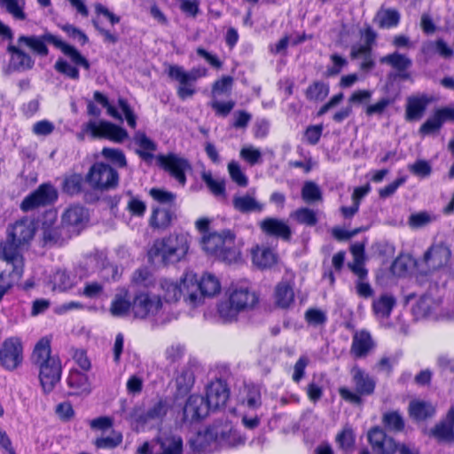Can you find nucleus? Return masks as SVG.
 Here are the masks:
<instances>
[{"instance_id":"f257e3e1","label":"nucleus","mask_w":454,"mask_h":454,"mask_svg":"<svg viewBox=\"0 0 454 454\" xmlns=\"http://www.w3.org/2000/svg\"><path fill=\"white\" fill-rule=\"evenodd\" d=\"M51 339L49 336L41 338L35 345L30 360L38 371L41 386L45 393H50L60 381L62 363L58 355L52 354Z\"/></svg>"},{"instance_id":"f03ea898","label":"nucleus","mask_w":454,"mask_h":454,"mask_svg":"<svg viewBox=\"0 0 454 454\" xmlns=\"http://www.w3.org/2000/svg\"><path fill=\"white\" fill-rule=\"evenodd\" d=\"M133 317L148 319L156 325H165L177 317V314L170 311L163 303L160 294L151 292H138L132 300Z\"/></svg>"},{"instance_id":"7ed1b4c3","label":"nucleus","mask_w":454,"mask_h":454,"mask_svg":"<svg viewBox=\"0 0 454 454\" xmlns=\"http://www.w3.org/2000/svg\"><path fill=\"white\" fill-rule=\"evenodd\" d=\"M17 43L20 46L24 45L34 53L43 57L47 56L49 53L47 43H51L65 55L68 56L75 65L83 67L85 69L90 68L88 60L74 47L64 43L59 37L51 33H45L42 35H22L19 36Z\"/></svg>"},{"instance_id":"20e7f679","label":"nucleus","mask_w":454,"mask_h":454,"mask_svg":"<svg viewBox=\"0 0 454 454\" xmlns=\"http://www.w3.org/2000/svg\"><path fill=\"white\" fill-rule=\"evenodd\" d=\"M235 234L231 230L208 231L202 235L201 248L208 254L221 261L231 263L240 257L239 249L235 245Z\"/></svg>"},{"instance_id":"39448f33","label":"nucleus","mask_w":454,"mask_h":454,"mask_svg":"<svg viewBox=\"0 0 454 454\" xmlns=\"http://www.w3.org/2000/svg\"><path fill=\"white\" fill-rule=\"evenodd\" d=\"M190 248V236L187 233H172L157 239L149 251L153 259L164 264L183 260Z\"/></svg>"},{"instance_id":"423d86ee","label":"nucleus","mask_w":454,"mask_h":454,"mask_svg":"<svg viewBox=\"0 0 454 454\" xmlns=\"http://www.w3.org/2000/svg\"><path fill=\"white\" fill-rule=\"evenodd\" d=\"M23 273V256L13 244L2 242L0 244V286L7 285L8 290Z\"/></svg>"},{"instance_id":"0eeeda50","label":"nucleus","mask_w":454,"mask_h":454,"mask_svg":"<svg viewBox=\"0 0 454 454\" xmlns=\"http://www.w3.org/2000/svg\"><path fill=\"white\" fill-rule=\"evenodd\" d=\"M184 286L187 289L184 302L192 309L202 304L204 296H213L221 288L218 278L211 273L203 274L198 283L192 277H185Z\"/></svg>"},{"instance_id":"6e6552de","label":"nucleus","mask_w":454,"mask_h":454,"mask_svg":"<svg viewBox=\"0 0 454 454\" xmlns=\"http://www.w3.org/2000/svg\"><path fill=\"white\" fill-rule=\"evenodd\" d=\"M86 135H90L93 139L105 138L119 144L129 137L126 129L105 120L87 121L82 127L81 132L77 134V137L79 140H83Z\"/></svg>"},{"instance_id":"1a4fd4ad","label":"nucleus","mask_w":454,"mask_h":454,"mask_svg":"<svg viewBox=\"0 0 454 454\" xmlns=\"http://www.w3.org/2000/svg\"><path fill=\"white\" fill-rule=\"evenodd\" d=\"M350 373L355 391L342 387L339 388V394L345 401L359 404L362 402V395H370L374 392L376 381L369 373L356 365L352 367Z\"/></svg>"},{"instance_id":"9d476101","label":"nucleus","mask_w":454,"mask_h":454,"mask_svg":"<svg viewBox=\"0 0 454 454\" xmlns=\"http://www.w3.org/2000/svg\"><path fill=\"white\" fill-rule=\"evenodd\" d=\"M451 252L442 244L433 245L424 254L423 258L416 262L418 270L423 275H428L448 266Z\"/></svg>"},{"instance_id":"9b49d317","label":"nucleus","mask_w":454,"mask_h":454,"mask_svg":"<svg viewBox=\"0 0 454 454\" xmlns=\"http://www.w3.org/2000/svg\"><path fill=\"white\" fill-rule=\"evenodd\" d=\"M168 407L166 402L158 401L146 411L141 408H134L130 414L131 419L137 423V427L144 428L146 426L153 427L159 426L168 412Z\"/></svg>"},{"instance_id":"f8f14e48","label":"nucleus","mask_w":454,"mask_h":454,"mask_svg":"<svg viewBox=\"0 0 454 454\" xmlns=\"http://www.w3.org/2000/svg\"><path fill=\"white\" fill-rule=\"evenodd\" d=\"M118 174L109 165L95 163L87 176L88 183L95 189H111L118 184Z\"/></svg>"},{"instance_id":"ddd939ff","label":"nucleus","mask_w":454,"mask_h":454,"mask_svg":"<svg viewBox=\"0 0 454 454\" xmlns=\"http://www.w3.org/2000/svg\"><path fill=\"white\" fill-rule=\"evenodd\" d=\"M23 361V345L20 338H7L0 348L1 364L7 370L12 371Z\"/></svg>"},{"instance_id":"4468645a","label":"nucleus","mask_w":454,"mask_h":454,"mask_svg":"<svg viewBox=\"0 0 454 454\" xmlns=\"http://www.w3.org/2000/svg\"><path fill=\"white\" fill-rule=\"evenodd\" d=\"M89 220L87 210L81 206H71L62 215L61 229L68 236L77 235Z\"/></svg>"},{"instance_id":"2eb2a0df","label":"nucleus","mask_w":454,"mask_h":454,"mask_svg":"<svg viewBox=\"0 0 454 454\" xmlns=\"http://www.w3.org/2000/svg\"><path fill=\"white\" fill-rule=\"evenodd\" d=\"M35 231L33 221L22 218L8 228V237L4 242L13 244L21 252V247L33 239Z\"/></svg>"},{"instance_id":"dca6fc26","label":"nucleus","mask_w":454,"mask_h":454,"mask_svg":"<svg viewBox=\"0 0 454 454\" xmlns=\"http://www.w3.org/2000/svg\"><path fill=\"white\" fill-rule=\"evenodd\" d=\"M219 427H211L192 438L190 446L198 454L212 453L219 449Z\"/></svg>"},{"instance_id":"f3484780","label":"nucleus","mask_w":454,"mask_h":454,"mask_svg":"<svg viewBox=\"0 0 454 454\" xmlns=\"http://www.w3.org/2000/svg\"><path fill=\"white\" fill-rule=\"evenodd\" d=\"M6 51L10 56L5 68L6 74L22 73L33 68L35 60L28 53L22 50V46L9 43Z\"/></svg>"},{"instance_id":"a211bd4d","label":"nucleus","mask_w":454,"mask_h":454,"mask_svg":"<svg viewBox=\"0 0 454 454\" xmlns=\"http://www.w3.org/2000/svg\"><path fill=\"white\" fill-rule=\"evenodd\" d=\"M158 160L161 167L164 168L182 186L186 183V171L191 169L188 160L176 154L160 155Z\"/></svg>"},{"instance_id":"6ab92c4d","label":"nucleus","mask_w":454,"mask_h":454,"mask_svg":"<svg viewBox=\"0 0 454 454\" xmlns=\"http://www.w3.org/2000/svg\"><path fill=\"white\" fill-rule=\"evenodd\" d=\"M58 198L55 188L51 184H42L30 195L27 196L21 203L24 211L32 210L40 206L52 203Z\"/></svg>"},{"instance_id":"aec40b11","label":"nucleus","mask_w":454,"mask_h":454,"mask_svg":"<svg viewBox=\"0 0 454 454\" xmlns=\"http://www.w3.org/2000/svg\"><path fill=\"white\" fill-rule=\"evenodd\" d=\"M184 279L181 283H177L167 278L160 279L158 283L157 291L160 295L163 303L166 304L170 311L172 310V303L176 302L183 295L187 296V289L184 286Z\"/></svg>"},{"instance_id":"412c9836","label":"nucleus","mask_w":454,"mask_h":454,"mask_svg":"<svg viewBox=\"0 0 454 454\" xmlns=\"http://www.w3.org/2000/svg\"><path fill=\"white\" fill-rule=\"evenodd\" d=\"M367 438L372 450L379 454H394L397 450L394 439L387 436L384 430L378 427L368 432Z\"/></svg>"},{"instance_id":"4be33fe9","label":"nucleus","mask_w":454,"mask_h":454,"mask_svg":"<svg viewBox=\"0 0 454 454\" xmlns=\"http://www.w3.org/2000/svg\"><path fill=\"white\" fill-rule=\"evenodd\" d=\"M228 398L229 390L223 381L217 380L207 386L205 401L210 410L215 411L223 407Z\"/></svg>"},{"instance_id":"5701e85b","label":"nucleus","mask_w":454,"mask_h":454,"mask_svg":"<svg viewBox=\"0 0 454 454\" xmlns=\"http://www.w3.org/2000/svg\"><path fill=\"white\" fill-rule=\"evenodd\" d=\"M229 298L241 312L253 309L258 302V296L255 292L247 286L234 288Z\"/></svg>"},{"instance_id":"b1692460","label":"nucleus","mask_w":454,"mask_h":454,"mask_svg":"<svg viewBox=\"0 0 454 454\" xmlns=\"http://www.w3.org/2000/svg\"><path fill=\"white\" fill-rule=\"evenodd\" d=\"M209 411L203 396L192 395L184 405V417L185 420L194 421L206 417Z\"/></svg>"},{"instance_id":"393cba45","label":"nucleus","mask_w":454,"mask_h":454,"mask_svg":"<svg viewBox=\"0 0 454 454\" xmlns=\"http://www.w3.org/2000/svg\"><path fill=\"white\" fill-rule=\"evenodd\" d=\"M110 313L118 317L133 315L132 301L128 290L121 289L115 294L110 305Z\"/></svg>"},{"instance_id":"a878e982","label":"nucleus","mask_w":454,"mask_h":454,"mask_svg":"<svg viewBox=\"0 0 454 454\" xmlns=\"http://www.w3.org/2000/svg\"><path fill=\"white\" fill-rule=\"evenodd\" d=\"M373 348L374 343L368 332L363 330L354 333L350 352L356 358L366 356Z\"/></svg>"},{"instance_id":"bb28decb","label":"nucleus","mask_w":454,"mask_h":454,"mask_svg":"<svg viewBox=\"0 0 454 454\" xmlns=\"http://www.w3.org/2000/svg\"><path fill=\"white\" fill-rule=\"evenodd\" d=\"M233 207L242 213H261L264 210V204L258 201L254 196L247 193L243 195H236L232 199Z\"/></svg>"},{"instance_id":"cd10ccee","label":"nucleus","mask_w":454,"mask_h":454,"mask_svg":"<svg viewBox=\"0 0 454 454\" xmlns=\"http://www.w3.org/2000/svg\"><path fill=\"white\" fill-rule=\"evenodd\" d=\"M408 411L411 418L422 421L434 415L435 407L428 401L413 399L409 403Z\"/></svg>"},{"instance_id":"c85d7f7f","label":"nucleus","mask_w":454,"mask_h":454,"mask_svg":"<svg viewBox=\"0 0 454 454\" xmlns=\"http://www.w3.org/2000/svg\"><path fill=\"white\" fill-rule=\"evenodd\" d=\"M160 450L157 454H183L184 443L180 435L176 434H165L157 440Z\"/></svg>"},{"instance_id":"c756f323","label":"nucleus","mask_w":454,"mask_h":454,"mask_svg":"<svg viewBox=\"0 0 454 454\" xmlns=\"http://www.w3.org/2000/svg\"><path fill=\"white\" fill-rule=\"evenodd\" d=\"M260 227L263 232L281 237L285 239H288L291 235V230L286 223L283 220L277 218H266L260 223Z\"/></svg>"},{"instance_id":"7c9ffc66","label":"nucleus","mask_w":454,"mask_h":454,"mask_svg":"<svg viewBox=\"0 0 454 454\" xmlns=\"http://www.w3.org/2000/svg\"><path fill=\"white\" fill-rule=\"evenodd\" d=\"M275 304L281 309H288L294 301L293 286L287 281L279 282L274 292Z\"/></svg>"},{"instance_id":"2f4dec72","label":"nucleus","mask_w":454,"mask_h":454,"mask_svg":"<svg viewBox=\"0 0 454 454\" xmlns=\"http://www.w3.org/2000/svg\"><path fill=\"white\" fill-rule=\"evenodd\" d=\"M168 74L178 82H195L197 79L207 75V69L193 68L190 72H186L182 67L170 65Z\"/></svg>"},{"instance_id":"473e14b6","label":"nucleus","mask_w":454,"mask_h":454,"mask_svg":"<svg viewBox=\"0 0 454 454\" xmlns=\"http://www.w3.org/2000/svg\"><path fill=\"white\" fill-rule=\"evenodd\" d=\"M219 449L222 447H236L245 443V438L230 425L219 427Z\"/></svg>"},{"instance_id":"72a5a7b5","label":"nucleus","mask_w":454,"mask_h":454,"mask_svg":"<svg viewBox=\"0 0 454 454\" xmlns=\"http://www.w3.org/2000/svg\"><path fill=\"white\" fill-rule=\"evenodd\" d=\"M395 303L396 301L393 295L383 294L378 298L374 299L372 302V309L377 317L387 318L390 316Z\"/></svg>"},{"instance_id":"f704fd0d","label":"nucleus","mask_w":454,"mask_h":454,"mask_svg":"<svg viewBox=\"0 0 454 454\" xmlns=\"http://www.w3.org/2000/svg\"><path fill=\"white\" fill-rule=\"evenodd\" d=\"M67 381L68 387L72 389V394L74 395L90 392V385L87 375L76 369L70 371Z\"/></svg>"},{"instance_id":"c9c22d12","label":"nucleus","mask_w":454,"mask_h":454,"mask_svg":"<svg viewBox=\"0 0 454 454\" xmlns=\"http://www.w3.org/2000/svg\"><path fill=\"white\" fill-rule=\"evenodd\" d=\"M239 313H241V310L231 302L230 298L220 301L217 306L218 317L223 323L237 321Z\"/></svg>"},{"instance_id":"e433bc0d","label":"nucleus","mask_w":454,"mask_h":454,"mask_svg":"<svg viewBox=\"0 0 454 454\" xmlns=\"http://www.w3.org/2000/svg\"><path fill=\"white\" fill-rule=\"evenodd\" d=\"M423 51L427 55L438 54L444 59H450L454 55V50L442 39L427 42L423 46Z\"/></svg>"},{"instance_id":"4c0bfd02","label":"nucleus","mask_w":454,"mask_h":454,"mask_svg":"<svg viewBox=\"0 0 454 454\" xmlns=\"http://www.w3.org/2000/svg\"><path fill=\"white\" fill-rule=\"evenodd\" d=\"M427 103L428 100L425 97L409 98L406 118L410 121L420 119L426 110Z\"/></svg>"},{"instance_id":"58836bf2","label":"nucleus","mask_w":454,"mask_h":454,"mask_svg":"<svg viewBox=\"0 0 454 454\" xmlns=\"http://www.w3.org/2000/svg\"><path fill=\"white\" fill-rule=\"evenodd\" d=\"M253 262L260 268L271 267L276 262L273 251L268 247H256L252 252Z\"/></svg>"},{"instance_id":"ea45409f","label":"nucleus","mask_w":454,"mask_h":454,"mask_svg":"<svg viewBox=\"0 0 454 454\" xmlns=\"http://www.w3.org/2000/svg\"><path fill=\"white\" fill-rule=\"evenodd\" d=\"M25 4V0H0V7L17 20H26Z\"/></svg>"},{"instance_id":"a19ab883","label":"nucleus","mask_w":454,"mask_h":454,"mask_svg":"<svg viewBox=\"0 0 454 454\" xmlns=\"http://www.w3.org/2000/svg\"><path fill=\"white\" fill-rule=\"evenodd\" d=\"M375 21L382 28L394 27L400 21V14L395 9H382L378 12Z\"/></svg>"},{"instance_id":"79ce46f5","label":"nucleus","mask_w":454,"mask_h":454,"mask_svg":"<svg viewBox=\"0 0 454 454\" xmlns=\"http://www.w3.org/2000/svg\"><path fill=\"white\" fill-rule=\"evenodd\" d=\"M172 218L173 214L168 209L156 207L153 210L150 225L153 228L166 229L170 225Z\"/></svg>"},{"instance_id":"37998d69","label":"nucleus","mask_w":454,"mask_h":454,"mask_svg":"<svg viewBox=\"0 0 454 454\" xmlns=\"http://www.w3.org/2000/svg\"><path fill=\"white\" fill-rule=\"evenodd\" d=\"M431 435L440 442H454L453 425L448 420L442 421L435 425L431 430Z\"/></svg>"},{"instance_id":"c03bdc74","label":"nucleus","mask_w":454,"mask_h":454,"mask_svg":"<svg viewBox=\"0 0 454 454\" xmlns=\"http://www.w3.org/2000/svg\"><path fill=\"white\" fill-rule=\"evenodd\" d=\"M243 403L251 409H256L262 404L261 388L259 386L249 384L244 387Z\"/></svg>"},{"instance_id":"a18cd8bd","label":"nucleus","mask_w":454,"mask_h":454,"mask_svg":"<svg viewBox=\"0 0 454 454\" xmlns=\"http://www.w3.org/2000/svg\"><path fill=\"white\" fill-rule=\"evenodd\" d=\"M201 178L214 195L219 196L224 193V179L214 176L210 171H204L201 175Z\"/></svg>"},{"instance_id":"49530a36","label":"nucleus","mask_w":454,"mask_h":454,"mask_svg":"<svg viewBox=\"0 0 454 454\" xmlns=\"http://www.w3.org/2000/svg\"><path fill=\"white\" fill-rule=\"evenodd\" d=\"M382 63L390 65L392 67L398 71H403L409 68L411 65V61L405 55L398 52L388 54L381 59Z\"/></svg>"},{"instance_id":"de8ad7c7","label":"nucleus","mask_w":454,"mask_h":454,"mask_svg":"<svg viewBox=\"0 0 454 454\" xmlns=\"http://www.w3.org/2000/svg\"><path fill=\"white\" fill-rule=\"evenodd\" d=\"M329 93V87L323 82H315L306 90V98L309 100L322 101Z\"/></svg>"},{"instance_id":"09e8293b","label":"nucleus","mask_w":454,"mask_h":454,"mask_svg":"<svg viewBox=\"0 0 454 454\" xmlns=\"http://www.w3.org/2000/svg\"><path fill=\"white\" fill-rule=\"evenodd\" d=\"M301 198L307 203L321 200L322 192L319 186L312 181L305 182L301 189Z\"/></svg>"},{"instance_id":"8fccbe9b","label":"nucleus","mask_w":454,"mask_h":454,"mask_svg":"<svg viewBox=\"0 0 454 454\" xmlns=\"http://www.w3.org/2000/svg\"><path fill=\"white\" fill-rule=\"evenodd\" d=\"M291 216L299 223L314 226L317 223V214L313 209L301 207L291 214Z\"/></svg>"},{"instance_id":"3c124183","label":"nucleus","mask_w":454,"mask_h":454,"mask_svg":"<svg viewBox=\"0 0 454 454\" xmlns=\"http://www.w3.org/2000/svg\"><path fill=\"white\" fill-rule=\"evenodd\" d=\"M239 156L250 166L261 164L262 162V153L260 149L253 145H247L241 148Z\"/></svg>"},{"instance_id":"603ef678","label":"nucleus","mask_w":454,"mask_h":454,"mask_svg":"<svg viewBox=\"0 0 454 454\" xmlns=\"http://www.w3.org/2000/svg\"><path fill=\"white\" fill-rule=\"evenodd\" d=\"M228 172L231 180L241 187L248 184V178L242 170L239 162L231 160L228 164Z\"/></svg>"},{"instance_id":"864d4df0","label":"nucleus","mask_w":454,"mask_h":454,"mask_svg":"<svg viewBox=\"0 0 454 454\" xmlns=\"http://www.w3.org/2000/svg\"><path fill=\"white\" fill-rule=\"evenodd\" d=\"M53 288L59 291H66L70 289L73 285V279L66 270H59L52 276Z\"/></svg>"},{"instance_id":"5fc2aeb1","label":"nucleus","mask_w":454,"mask_h":454,"mask_svg":"<svg viewBox=\"0 0 454 454\" xmlns=\"http://www.w3.org/2000/svg\"><path fill=\"white\" fill-rule=\"evenodd\" d=\"M435 303L430 296L425 295L420 298L413 308L414 313L418 317H427L433 313Z\"/></svg>"},{"instance_id":"6e6d98bb","label":"nucleus","mask_w":454,"mask_h":454,"mask_svg":"<svg viewBox=\"0 0 454 454\" xmlns=\"http://www.w3.org/2000/svg\"><path fill=\"white\" fill-rule=\"evenodd\" d=\"M194 383V373L192 368H184L176 377V385L180 391L189 390Z\"/></svg>"},{"instance_id":"4d7b16f0","label":"nucleus","mask_w":454,"mask_h":454,"mask_svg":"<svg viewBox=\"0 0 454 454\" xmlns=\"http://www.w3.org/2000/svg\"><path fill=\"white\" fill-rule=\"evenodd\" d=\"M122 441V436L119 433L114 432L111 435L98 438L95 445L98 449H114Z\"/></svg>"},{"instance_id":"13d9d810","label":"nucleus","mask_w":454,"mask_h":454,"mask_svg":"<svg viewBox=\"0 0 454 454\" xmlns=\"http://www.w3.org/2000/svg\"><path fill=\"white\" fill-rule=\"evenodd\" d=\"M102 155L118 167H125L127 164L124 153L119 149L106 147L102 150Z\"/></svg>"},{"instance_id":"bf43d9fd","label":"nucleus","mask_w":454,"mask_h":454,"mask_svg":"<svg viewBox=\"0 0 454 454\" xmlns=\"http://www.w3.org/2000/svg\"><path fill=\"white\" fill-rule=\"evenodd\" d=\"M408 168L413 175L421 178L429 176L432 172L431 165L425 160H416L413 164L409 165Z\"/></svg>"},{"instance_id":"052dcab7","label":"nucleus","mask_w":454,"mask_h":454,"mask_svg":"<svg viewBox=\"0 0 454 454\" xmlns=\"http://www.w3.org/2000/svg\"><path fill=\"white\" fill-rule=\"evenodd\" d=\"M82 183V176L74 174L65 179L63 189L68 194H76L81 191Z\"/></svg>"},{"instance_id":"680f3d73","label":"nucleus","mask_w":454,"mask_h":454,"mask_svg":"<svg viewBox=\"0 0 454 454\" xmlns=\"http://www.w3.org/2000/svg\"><path fill=\"white\" fill-rule=\"evenodd\" d=\"M383 422L389 429L395 431H401L404 427L402 416L396 411L386 413L383 417Z\"/></svg>"},{"instance_id":"e2e57ef3","label":"nucleus","mask_w":454,"mask_h":454,"mask_svg":"<svg viewBox=\"0 0 454 454\" xmlns=\"http://www.w3.org/2000/svg\"><path fill=\"white\" fill-rule=\"evenodd\" d=\"M433 221V217L427 212H419L411 215L409 217V225L413 229L422 228Z\"/></svg>"},{"instance_id":"0e129e2a","label":"nucleus","mask_w":454,"mask_h":454,"mask_svg":"<svg viewBox=\"0 0 454 454\" xmlns=\"http://www.w3.org/2000/svg\"><path fill=\"white\" fill-rule=\"evenodd\" d=\"M305 318L307 322L314 326L324 325L327 317L326 314L318 309H309L305 313Z\"/></svg>"},{"instance_id":"69168bd1","label":"nucleus","mask_w":454,"mask_h":454,"mask_svg":"<svg viewBox=\"0 0 454 454\" xmlns=\"http://www.w3.org/2000/svg\"><path fill=\"white\" fill-rule=\"evenodd\" d=\"M233 79L231 76H223L222 79L216 81L212 88L213 95L227 94L231 91Z\"/></svg>"},{"instance_id":"338daca9","label":"nucleus","mask_w":454,"mask_h":454,"mask_svg":"<svg viewBox=\"0 0 454 454\" xmlns=\"http://www.w3.org/2000/svg\"><path fill=\"white\" fill-rule=\"evenodd\" d=\"M55 69L58 72L64 74L72 79L77 80L79 78V70L77 69V67H73L66 60L59 59L55 63Z\"/></svg>"},{"instance_id":"774afa93","label":"nucleus","mask_w":454,"mask_h":454,"mask_svg":"<svg viewBox=\"0 0 454 454\" xmlns=\"http://www.w3.org/2000/svg\"><path fill=\"white\" fill-rule=\"evenodd\" d=\"M336 442L341 449H350L355 442L353 431L350 428H344L342 432L337 434Z\"/></svg>"}]
</instances>
